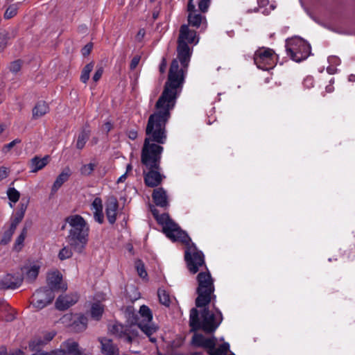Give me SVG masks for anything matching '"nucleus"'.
<instances>
[{
    "label": "nucleus",
    "instance_id": "obj_1",
    "mask_svg": "<svg viewBox=\"0 0 355 355\" xmlns=\"http://www.w3.org/2000/svg\"><path fill=\"white\" fill-rule=\"evenodd\" d=\"M181 83L182 80L176 81L171 76L165 82L163 92L155 104L156 112L148 118L141 154H162L164 148L162 145L167 141L166 125L171 117V111L182 92Z\"/></svg>",
    "mask_w": 355,
    "mask_h": 355
},
{
    "label": "nucleus",
    "instance_id": "obj_2",
    "mask_svg": "<svg viewBox=\"0 0 355 355\" xmlns=\"http://www.w3.org/2000/svg\"><path fill=\"white\" fill-rule=\"evenodd\" d=\"M154 205L149 203V209L157 223L162 227L163 232L166 237L173 242H181L187 245L184 258L190 272L195 274L199 268L205 266V257L202 251L198 250L194 243H191V239L187 233L183 231L166 213L160 214L157 207L166 209L168 201H153Z\"/></svg>",
    "mask_w": 355,
    "mask_h": 355
},
{
    "label": "nucleus",
    "instance_id": "obj_3",
    "mask_svg": "<svg viewBox=\"0 0 355 355\" xmlns=\"http://www.w3.org/2000/svg\"><path fill=\"white\" fill-rule=\"evenodd\" d=\"M198 42L196 32L191 30L188 25H182L178 40L177 58L171 62L167 80H169L171 76L178 82L182 79L181 86L183 87L192 53L188 44H196Z\"/></svg>",
    "mask_w": 355,
    "mask_h": 355
},
{
    "label": "nucleus",
    "instance_id": "obj_4",
    "mask_svg": "<svg viewBox=\"0 0 355 355\" xmlns=\"http://www.w3.org/2000/svg\"><path fill=\"white\" fill-rule=\"evenodd\" d=\"M213 302V309H209L205 306L200 313L199 318L198 311L193 308L190 311L189 324L193 331L202 329L206 333H213L219 327L223 321V315L221 311L216 307L215 302Z\"/></svg>",
    "mask_w": 355,
    "mask_h": 355
},
{
    "label": "nucleus",
    "instance_id": "obj_5",
    "mask_svg": "<svg viewBox=\"0 0 355 355\" xmlns=\"http://www.w3.org/2000/svg\"><path fill=\"white\" fill-rule=\"evenodd\" d=\"M65 221L70 229L67 236L69 245L78 253H82L89 241V226L80 215H71Z\"/></svg>",
    "mask_w": 355,
    "mask_h": 355
},
{
    "label": "nucleus",
    "instance_id": "obj_6",
    "mask_svg": "<svg viewBox=\"0 0 355 355\" xmlns=\"http://www.w3.org/2000/svg\"><path fill=\"white\" fill-rule=\"evenodd\" d=\"M161 159L162 155L141 154L144 182L148 187H155L165 178L161 173Z\"/></svg>",
    "mask_w": 355,
    "mask_h": 355
},
{
    "label": "nucleus",
    "instance_id": "obj_7",
    "mask_svg": "<svg viewBox=\"0 0 355 355\" xmlns=\"http://www.w3.org/2000/svg\"><path fill=\"white\" fill-rule=\"evenodd\" d=\"M198 286L196 293L198 297L196 299V305L202 308L208 305L211 301H216L214 281L211 273L207 269L206 271L200 272L196 277Z\"/></svg>",
    "mask_w": 355,
    "mask_h": 355
},
{
    "label": "nucleus",
    "instance_id": "obj_8",
    "mask_svg": "<svg viewBox=\"0 0 355 355\" xmlns=\"http://www.w3.org/2000/svg\"><path fill=\"white\" fill-rule=\"evenodd\" d=\"M286 50L287 55L297 62L304 60L311 54L310 44L298 37L286 40Z\"/></svg>",
    "mask_w": 355,
    "mask_h": 355
},
{
    "label": "nucleus",
    "instance_id": "obj_9",
    "mask_svg": "<svg viewBox=\"0 0 355 355\" xmlns=\"http://www.w3.org/2000/svg\"><path fill=\"white\" fill-rule=\"evenodd\" d=\"M137 324L152 343L156 342V338L151 337V336L156 332L157 327L153 323V314L147 306H141L137 319Z\"/></svg>",
    "mask_w": 355,
    "mask_h": 355
},
{
    "label": "nucleus",
    "instance_id": "obj_10",
    "mask_svg": "<svg viewBox=\"0 0 355 355\" xmlns=\"http://www.w3.org/2000/svg\"><path fill=\"white\" fill-rule=\"evenodd\" d=\"M254 62L259 69L268 71L272 69L275 64V52L269 48L258 49L254 56Z\"/></svg>",
    "mask_w": 355,
    "mask_h": 355
},
{
    "label": "nucleus",
    "instance_id": "obj_11",
    "mask_svg": "<svg viewBox=\"0 0 355 355\" xmlns=\"http://www.w3.org/2000/svg\"><path fill=\"white\" fill-rule=\"evenodd\" d=\"M28 202H21L19 205V209L16 211L14 216L11 218L9 228L4 232L1 239L0 243L2 245L8 244L12 239V236L17 228V225L22 220L25 211L28 207Z\"/></svg>",
    "mask_w": 355,
    "mask_h": 355
},
{
    "label": "nucleus",
    "instance_id": "obj_12",
    "mask_svg": "<svg viewBox=\"0 0 355 355\" xmlns=\"http://www.w3.org/2000/svg\"><path fill=\"white\" fill-rule=\"evenodd\" d=\"M54 298L55 293L52 290L42 288L33 295L31 304L38 309H42L51 303Z\"/></svg>",
    "mask_w": 355,
    "mask_h": 355
},
{
    "label": "nucleus",
    "instance_id": "obj_13",
    "mask_svg": "<svg viewBox=\"0 0 355 355\" xmlns=\"http://www.w3.org/2000/svg\"><path fill=\"white\" fill-rule=\"evenodd\" d=\"M188 22L189 25L194 28H200L202 26L205 29L207 27L206 17L203 16L199 10L196 9L195 5L193 3V0H189L187 5Z\"/></svg>",
    "mask_w": 355,
    "mask_h": 355
},
{
    "label": "nucleus",
    "instance_id": "obj_14",
    "mask_svg": "<svg viewBox=\"0 0 355 355\" xmlns=\"http://www.w3.org/2000/svg\"><path fill=\"white\" fill-rule=\"evenodd\" d=\"M22 281L21 275L8 273L0 277V288L15 289L21 286Z\"/></svg>",
    "mask_w": 355,
    "mask_h": 355
},
{
    "label": "nucleus",
    "instance_id": "obj_15",
    "mask_svg": "<svg viewBox=\"0 0 355 355\" xmlns=\"http://www.w3.org/2000/svg\"><path fill=\"white\" fill-rule=\"evenodd\" d=\"M62 280V276L60 272H51L49 273L47 276V283L49 287H46L45 288L51 289L53 293L60 290L65 291L67 290V286H61Z\"/></svg>",
    "mask_w": 355,
    "mask_h": 355
},
{
    "label": "nucleus",
    "instance_id": "obj_16",
    "mask_svg": "<svg viewBox=\"0 0 355 355\" xmlns=\"http://www.w3.org/2000/svg\"><path fill=\"white\" fill-rule=\"evenodd\" d=\"M192 343L194 346L205 348L209 353V349H213L216 344V338L214 336L207 338L201 334L196 333L193 336Z\"/></svg>",
    "mask_w": 355,
    "mask_h": 355
},
{
    "label": "nucleus",
    "instance_id": "obj_17",
    "mask_svg": "<svg viewBox=\"0 0 355 355\" xmlns=\"http://www.w3.org/2000/svg\"><path fill=\"white\" fill-rule=\"evenodd\" d=\"M78 300V295L77 293L61 295L56 300L55 305L57 309L64 311L76 304Z\"/></svg>",
    "mask_w": 355,
    "mask_h": 355
},
{
    "label": "nucleus",
    "instance_id": "obj_18",
    "mask_svg": "<svg viewBox=\"0 0 355 355\" xmlns=\"http://www.w3.org/2000/svg\"><path fill=\"white\" fill-rule=\"evenodd\" d=\"M110 331L112 334L120 338L123 339V340L127 343H131L132 341V337L130 335V328L127 326L116 323L112 326Z\"/></svg>",
    "mask_w": 355,
    "mask_h": 355
},
{
    "label": "nucleus",
    "instance_id": "obj_19",
    "mask_svg": "<svg viewBox=\"0 0 355 355\" xmlns=\"http://www.w3.org/2000/svg\"><path fill=\"white\" fill-rule=\"evenodd\" d=\"M49 159L50 157L49 155H46L43 158L35 156L30 161L31 172L36 173L42 169L48 164Z\"/></svg>",
    "mask_w": 355,
    "mask_h": 355
},
{
    "label": "nucleus",
    "instance_id": "obj_20",
    "mask_svg": "<svg viewBox=\"0 0 355 355\" xmlns=\"http://www.w3.org/2000/svg\"><path fill=\"white\" fill-rule=\"evenodd\" d=\"M71 175V169L69 167H65L55 179L52 186V192H56L61 186L69 180Z\"/></svg>",
    "mask_w": 355,
    "mask_h": 355
},
{
    "label": "nucleus",
    "instance_id": "obj_21",
    "mask_svg": "<svg viewBox=\"0 0 355 355\" xmlns=\"http://www.w3.org/2000/svg\"><path fill=\"white\" fill-rule=\"evenodd\" d=\"M100 342L102 346V352L106 355H118V348L116 346L113 345L110 339L106 338H102L100 339Z\"/></svg>",
    "mask_w": 355,
    "mask_h": 355
},
{
    "label": "nucleus",
    "instance_id": "obj_22",
    "mask_svg": "<svg viewBox=\"0 0 355 355\" xmlns=\"http://www.w3.org/2000/svg\"><path fill=\"white\" fill-rule=\"evenodd\" d=\"M40 266L38 264L31 265L30 266L24 268V275L25 279L28 282H32L35 280L38 276Z\"/></svg>",
    "mask_w": 355,
    "mask_h": 355
},
{
    "label": "nucleus",
    "instance_id": "obj_23",
    "mask_svg": "<svg viewBox=\"0 0 355 355\" xmlns=\"http://www.w3.org/2000/svg\"><path fill=\"white\" fill-rule=\"evenodd\" d=\"M117 201H109L106 205V216L110 224H114L118 212Z\"/></svg>",
    "mask_w": 355,
    "mask_h": 355
},
{
    "label": "nucleus",
    "instance_id": "obj_24",
    "mask_svg": "<svg viewBox=\"0 0 355 355\" xmlns=\"http://www.w3.org/2000/svg\"><path fill=\"white\" fill-rule=\"evenodd\" d=\"M92 209L94 210V218L95 221L101 224L104 220V215L103 213L102 201H93Z\"/></svg>",
    "mask_w": 355,
    "mask_h": 355
},
{
    "label": "nucleus",
    "instance_id": "obj_25",
    "mask_svg": "<svg viewBox=\"0 0 355 355\" xmlns=\"http://www.w3.org/2000/svg\"><path fill=\"white\" fill-rule=\"evenodd\" d=\"M64 349L66 355H82L78 349V345L73 340H67L63 343Z\"/></svg>",
    "mask_w": 355,
    "mask_h": 355
},
{
    "label": "nucleus",
    "instance_id": "obj_26",
    "mask_svg": "<svg viewBox=\"0 0 355 355\" xmlns=\"http://www.w3.org/2000/svg\"><path fill=\"white\" fill-rule=\"evenodd\" d=\"M49 107L44 101L38 102L33 109V116L39 118L49 112Z\"/></svg>",
    "mask_w": 355,
    "mask_h": 355
},
{
    "label": "nucleus",
    "instance_id": "obj_27",
    "mask_svg": "<svg viewBox=\"0 0 355 355\" xmlns=\"http://www.w3.org/2000/svg\"><path fill=\"white\" fill-rule=\"evenodd\" d=\"M87 318L84 315H80L71 324L73 331L79 332L84 331L87 328Z\"/></svg>",
    "mask_w": 355,
    "mask_h": 355
},
{
    "label": "nucleus",
    "instance_id": "obj_28",
    "mask_svg": "<svg viewBox=\"0 0 355 355\" xmlns=\"http://www.w3.org/2000/svg\"><path fill=\"white\" fill-rule=\"evenodd\" d=\"M230 351V344L228 343H224L220 345L218 347H216L214 345L213 349H209L210 355H226Z\"/></svg>",
    "mask_w": 355,
    "mask_h": 355
},
{
    "label": "nucleus",
    "instance_id": "obj_29",
    "mask_svg": "<svg viewBox=\"0 0 355 355\" xmlns=\"http://www.w3.org/2000/svg\"><path fill=\"white\" fill-rule=\"evenodd\" d=\"M26 234H27V228L24 227L23 230H21L20 234L17 237V239L15 240V245H14L15 250L19 252L22 249Z\"/></svg>",
    "mask_w": 355,
    "mask_h": 355
},
{
    "label": "nucleus",
    "instance_id": "obj_30",
    "mask_svg": "<svg viewBox=\"0 0 355 355\" xmlns=\"http://www.w3.org/2000/svg\"><path fill=\"white\" fill-rule=\"evenodd\" d=\"M157 295L161 304L166 306H170L171 297L168 292H166L164 289L159 288Z\"/></svg>",
    "mask_w": 355,
    "mask_h": 355
},
{
    "label": "nucleus",
    "instance_id": "obj_31",
    "mask_svg": "<svg viewBox=\"0 0 355 355\" xmlns=\"http://www.w3.org/2000/svg\"><path fill=\"white\" fill-rule=\"evenodd\" d=\"M103 306L98 303H94L91 308V315L93 318L96 320H99L103 314Z\"/></svg>",
    "mask_w": 355,
    "mask_h": 355
},
{
    "label": "nucleus",
    "instance_id": "obj_32",
    "mask_svg": "<svg viewBox=\"0 0 355 355\" xmlns=\"http://www.w3.org/2000/svg\"><path fill=\"white\" fill-rule=\"evenodd\" d=\"M94 66V64L92 62L86 64L83 68L80 76V80L83 83H86L89 80L90 72L93 70Z\"/></svg>",
    "mask_w": 355,
    "mask_h": 355
},
{
    "label": "nucleus",
    "instance_id": "obj_33",
    "mask_svg": "<svg viewBox=\"0 0 355 355\" xmlns=\"http://www.w3.org/2000/svg\"><path fill=\"white\" fill-rule=\"evenodd\" d=\"M89 137V133L85 130H83L78 135L77 142H76V148L78 149H83Z\"/></svg>",
    "mask_w": 355,
    "mask_h": 355
},
{
    "label": "nucleus",
    "instance_id": "obj_34",
    "mask_svg": "<svg viewBox=\"0 0 355 355\" xmlns=\"http://www.w3.org/2000/svg\"><path fill=\"white\" fill-rule=\"evenodd\" d=\"M46 345L44 339L41 337L33 338L29 343V348L32 351H37L42 346Z\"/></svg>",
    "mask_w": 355,
    "mask_h": 355
},
{
    "label": "nucleus",
    "instance_id": "obj_35",
    "mask_svg": "<svg viewBox=\"0 0 355 355\" xmlns=\"http://www.w3.org/2000/svg\"><path fill=\"white\" fill-rule=\"evenodd\" d=\"M21 3H17L15 4L10 5L6 10L4 13V18L6 19H9L14 16H15L17 13V10L19 8V5Z\"/></svg>",
    "mask_w": 355,
    "mask_h": 355
},
{
    "label": "nucleus",
    "instance_id": "obj_36",
    "mask_svg": "<svg viewBox=\"0 0 355 355\" xmlns=\"http://www.w3.org/2000/svg\"><path fill=\"white\" fill-rule=\"evenodd\" d=\"M168 196L166 191L162 187L157 188L153 191V200H167Z\"/></svg>",
    "mask_w": 355,
    "mask_h": 355
},
{
    "label": "nucleus",
    "instance_id": "obj_37",
    "mask_svg": "<svg viewBox=\"0 0 355 355\" xmlns=\"http://www.w3.org/2000/svg\"><path fill=\"white\" fill-rule=\"evenodd\" d=\"M73 253L71 248L69 246H64L62 248L58 253V258L63 261L71 257Z\"/></svg>",
    "mask_w": 355,
    "mask_h": 355
},
{
    "label": "nucleus",
    "instance_id": "obj_38",
    "mask_svg": "<svg viewBox=\"0 0 355 355\" xmlns=\"http://www.w3.org/2000/svg\"><path fill=\"white\" fill-rule=\"evenodd\" d=\"M135 267L140 277L144 279L147 277L148 274L145 270L144 264L141 260H137L135 262Z\"/></svg>",
    "mask_w": 355,
    "mask_h": 355
},
{
    "label": "nucleus",
    "instance_id": "obj_39",
    "mask_svg": "<svg viewBox=\"0 0 355 355\" xmlns=\"http://www.w3.org/2000/svg\"><path fill=\"white\" fill-rule=\"evenodd\" d=\"M96 165L93 163H89L82 166L80 168V173L83 175H89L94 171Z\"/></svg>",
    "mask_w": 355,
    "mask_h": 355
},
{
    "label": "nucleus",
    "instance_id": "obj_40",
    "mask_svg": "<svg viewBox=\"0 0 355 355\" xmlns=\"http://www.w3.org/2000/svg\"><path fill=\"white\" fill-rule=\"evenodd\" d=\"M8 39V32L5 30H0V51L6 46Z\"/></svg>",
    "mask_w": 355,
    "mask_h": 355
},
{
    "label": "nucleus",
    "instance_id": "obj_41",
    "mask_svg": "<svg viewBox=\"0 0 355 355\" xmlns=\"http://www.w3.org/2000/svg\"><path fill=\"white\" fill-rule=\"evenodd\" d=\"M7 196L8 200H19L20 198V193L14 187H10L7 191Z\"/></svg>",
    "mask_w": 355,
    "mask_h": 355
},
{
    "label": "nucleus",
    "instance_id": "obj_42",
    "mask_svg": "<svg viewBox=\"0 0 355 355\" xmlns=\"http://www.w3.org/2000/svg\"><path fill=\"white\" fill-rule=\"evenodd\" d=\"M199 12H206L211 4V0H200L198 3Z\"/></svg>",
    "mask_w": 355,
    "mask_h": 355
},
{
    "label": "nucleus",
    "instance_id": "obj_43",
    "mask_svg": "<svg viewBox=\"0 0 355 355\" xmlns=\"http://www.w3.org/2000/svg\"><path fill=\"white\" fill-rule=\"evenodd\" d=\"M21 67V62L20 60H15L10 63V71L12 73H17L20 71Z\"/></svg>",
    "mask_w": 355,
    "mask_h": 355
},
{
    "label": "nucleus",
    "instance_id": "obj_44",
    "mask_svg": "<svg viewBox=\"0 0 355 355\" xmlns=\"http://www.w3.org/2000/svg\"><path fill=\"white\" fill-rule=\"evenodd\" d=\"M21 143V139H14L13 141H12L11 142L6 144L3 147V152L4 153H8L12 148H13L16 144H19Z\"/></svg>",
    "mask_w": 355,
    "mask_h": 355
},
{
    "label": "nucleus",
    "instance_id": "obj_45",
    "mask_svg": "<svg viewBox=\"0 0 355 355\" xmlns=\"http://www.w3.org/2000/svg\"><path fill=\"white\" fill-rule=\"evenodd\" d=\"M33 355H66L63 350H55L51 352H38Z\"/></svg>",
    "mask_w": 355,
    "mask_h": 355
},
{
    "label": "nucleus",
    "instance_id": "obj_46",
    "mask_svg": "<svg viewBox=\"0 0 355 355\" xmlns=\"http://www.w3.org/2000/svg\"><path fill=\"white\" fill-rule=\"evenodd\" d=\"M103 73V67H98L94 76H93V80L94 82H97L100 80Z\"/></svg>",
    "mask_w": 355,
    "mask_h": 355
},
{
    "label": "nucleus",
    "instance_id": "obj_47",
    "mask_svg": "<svg viewBox=\"0 0 355 355\" xmlns=\"http://www.w3.org/2000/svg\"><path fill=\"white\" fill-rule=\"evenodd\" d=\"M9 173L8 168L5 166H1L0 167V181L2 180L6 179Z\"/></svg>",
    "mask_w": 355,
    "mask_h": 355
},
{
    "label": "nucleus",
    "instance_id": "obj_48",
    "mask_svg": "<svg viewBox=\"0 0 355 355\" xmlns=\"http://www.w3.org/2000/svg\"><path fill=\"white\" fill-rule=\"evenodd\" d=\"M126 135L131 140H135L137 137V131L135 129L128 130L126 131Z\"/></svg>",
    "mask_w": 355,
    "mask_h": 355
},
{
    "label": "nucleus",
    "instance_id": "obj_49",
    "mask_svg": "<svg viewBox=\"0 0 355 355\" xmlns=\"http://www.w3.org/2000/svg\"><path fill=\"white\" fill-rule=\"evenodd\" d=\"M92 49V44H86L82 49V53L84 56L88 55Z\"/></svg>",
    "mask_w": 355,
    "mask_h": 355
},
{
    "label": "nucleus",
    "instance_id": "obj_50",
    "mask_svg": "<svg viewBox=\"0 0 355 355\" xmlns=\"http://www.w3.org/2000/svg\"><path fill=\"white\" fill-rule=\"evenodd\" d=\"M139 61H140V57H139V56L134 57L132 59L130 64V69H135L137 67Z\"/></svg>",
    "mask_w": 355,
    "mask_h": 355
},
{
    "label": "nucleus",
    "instance_id": "obj_51",
    "mask_svg": "<svg viewBox=\"0 0 355 355\" xmlns=\"http://www.w3.org/2000/svg\"><path fill=\"white\" fill-rule=\"evenodd\" d=\"M167 66L166 60L164 58H162V62L159 64V71L162 73H164L166 71Z\"/></svg>",
    "mask_w": 355,
    "mask_h": 355
},
{
    "label": "nucleus",
    "instance_id": "obj_52",
    "mask_svg": "<svg viewBox=\"0 0 355 355\" xmlns=\"http://www.w3.org/2000/svg\"><path fill=\"white\" fill-rule=\"evenodd\" d=\"M54 336H55V334H53V333L49 332V333L46 334L44 337L46 344L48 343L49 341H51L53 338Z\"/></svg>",
    "mask_w": 355,
    "mask_h": 355
},
{
    "label": "nucleus",
    "instance_id": "obj_53",
    "mask_svg": "<svg viewBox=\"0 0 355 355\" xmlns=\"http://www.w3.org/2000/svg\"><path fill=\"white\" fill-rule=\"evenodd\" d=\"M313 83V80L311 77H308L304 79V85L308 87H312Z\"/></svg>",
    "mask_w": 355,
    "mask_h": 355
},
{
    "label": "nucleus",
    "instance_id": "obj_54",
    "mask_svg": "<svg viewBox=\"0 0 355 355\" xmlns=\"http://www.w3.org/2000/svg\"><path fill=\"white\" fill-rule=\"evenodd\" d=\"M145 33H146L145 30L144 28H141L138 31L137 35V40H139V41L141 40L144 38Z\"/></svg>",
    "mask_w": 355,
    "mask_h": 355
},
{
    "label": "nucleus",
    "instance_id": "obj_55",
    "mask_svg": "<svg viewBox=\"0 0 355 355\" xmlns=\"http://www.w3.org/2000/svg\"><path fill=\"white\" fill-rule=\"evenodd\" d=\"M268 0H257V3L259 7H265L268 4Z\"/></svg>",
    "mask_w": 355,
    "mask_h": 355
},
{
    "label": "nucleus",
    "instance_id": "obj_56",
    "mask_svg": "<svg viewBox=\"0 0 355 355\" xmlns=\"http://www.w3.org/2000/svg\"><path fill=\"white\" fill-rule=\"evenodd\" d=\"M105 130H106L107 133H108L112 128V125L110 122H106L104 124Z\"/></svg>",
    "mask_w": 355,
    "mask_h": 355
},
{
    "label": "nucleus",
    "instance_id": "obj_57",
    "mask_svg": "<svg viewBox=\"0 0 355 355\" xmlns=\"http://www.w3.org/2000/svg\"><path fill=\"white\" fill-rule=\"evenodd\" d=\"M127 178L126 173L123 174L121 176H120L117 180V183L123 182L125 179Z\"/></svg>",
    "mask_w": 355,
    "mask_h": 355
},
{
    "label": "nucleus",
    "instance_id": "obj_58",
    "mask_svg": "<svg viewBox=\"0 0 355 355\" xmlns=\"http://www.w3.org/2000/svg\"><path fill=\"white\" fill-rule=\"evenodd\" d=\"M348 80L349 82H355V75L354 74H350L349 76H348Z\"/></svg>",
    "mask_w": 355,
    "mask_h": 355
},
{
    "label": "nucleus",
    "instance_id": "obj_59",
    "mask_svg": "<svg viewBox=\"0 0 355 355\" xmlns=\"http://www.w3.org/2000/svg\"><path fill=\"white\" fill-rule=\"evenodd\" d=\"M10 355H24L21 350L15 351L11 353Z\"/></svg>",
    "mask_w": 355,
    "mask_h": 355
},
{
    "label": "nucleus",
    "instance_id": "obj_60",
    "mask_svg": "<svg viewBox=\"0 0 355 355\" xmlns=\"http://www.w3.org/2000/svg\"><path fill=\"white\" fill-rule=\"evenodd\" d=\"M132 166L130 164H128L126 166V172L125 173H128V172H130V171H132Z\"/></svg>",
    "mask_w": 355,
    "mask_h": 355
},
{
    "label": "nucleus",
    "instance_id": "obj_61",
    "mask_svg": "<svg viewBox=\"0 0 355 355\" xmlns=\"http://www.w3.org/2000/svg\"><path fill=\"white\" fill-rule=\"evenodd\" d=\"M18 201H14V200H12V201H9V205L11 208L14 207L15 206V204L16 202H17Z\"/></svg>",
    "mask_w": 355,
    "mask_h": 355
},
{
    "label": "nucleus",
    "instance_id": "obj_62",
    "mask_svg": "<svg viewBox=\"0 0 355 355\" xmlns=\"http://www.w3.org/2000/svg\"><path fill=\"white\" fill-rule=\"evenodd\" d=\"M326 90L327 92H332V87H331V85H328L326 87Z\"/></svg>",
    "mask_w": 355,
    "mask_h": 355
},
{
    "label": "nucleus",
    "instance_id": "obj_63",
    "mask_svg": "<svg viewBox=\"0 0 355 355\" xmlns=\"http://www.w3.org/2000/svg\"><path fill=\"white\" fill-rule=\"evenodd\" d=\"M5 126L2 124L0 125V135L4 131Z\"/></svg>",
    "mask_w": 355,
    "mask_h": 355
},
{
    "label": "nucleus",
    "instance_id": "obj_64",
    "mask_svg": "<svg viewBox=\"0 0 355 355\" xmlns=\"http://www.w3.org/2000/svg\"><path fill=\"white\" fill-rule=\"evenodd\" d=\"M327 70V71H328V73H331H331H334V69H331V68L328 67Z\"/></svg>",
    "mask_w": 355,
    "mask_h": 355
}]
</instances>
